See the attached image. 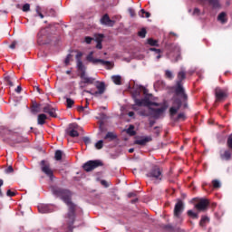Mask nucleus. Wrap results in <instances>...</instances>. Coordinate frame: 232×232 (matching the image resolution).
Returning a JSON list of instances; mask_svg holds the SVG:
<instances>
[{"mask_svg":"<svg viewBox=\"0 0 232 232\" xmlns=\"http://www.w3.org/2000/svg\"><path fill=\"white\" fill-rule=\"evenodd\" d=\"M53 108V107H52V105L47 104V105H45V106L44 107L43 111H44V113H49L50 111H51Z\"/></svg>","mask_w":232,"mask_h":232,"instance_id":"nucleus-43","label":"nucleus"},{"mask_svg":"<svg viewBox=\"0 0 232 232\" xmlns=\"http://www.w3.org/2000/svg\"><path fill=\"white\" fill-rule=\"evenodd\" d=\"M38 211L39 213L44 214V213H52L53 209H52V207L50 205L40 204L38 205Z\"/></svg>","mask_w":232,"mask_h":232,"instance_id":"nucleus-21","label":"nucleus"},{"mask_svg":"<svg viewBox=\"0 0 232 232\" xmlns=\"http://www.w3.org/2000/svg\"><path fill=\"white\" fill-rule=\"evenodd\" d=\"M104 38L103 34H99L98 37H96V48L98 50H102V39Z\"/></svg>","mask_w":232,"mask_h":232,"instance_id":"nucleus-27","label":"nucleus"},{"mask_svg":"<svg viewBox=\"0 0 232 232\" xmlns=\"http://www.w3.org/2000/svg\"><path fill=\"white\" fill-rule=\"evenodd\" d=\"M147 44H149L150 46H159V41L153 38H149L147 40Z\"/></svg>","mask_w":232,"mask_h":232,"instance_id":"nucleus-31","label":"nucleus"},{"mask_svg":"<svg viewBox=\"0 0 232 232\" xmlns=\"http://www.w3.org/2000/svg\"><path fill=\"white\" fill-rule=\"evenodd\" d=\"M92 41H93V38L90 37V36H86L85 37V43L87 44H92Z\"/></svg>","mask_w":232,"mask_h":232,"instance_id":"nucleus-50","label":"nucleus"},{"mask_svg":"<svg viewBox=\"0 0 232 232\" xmlns=\"http://www.w3.org/2000/svg\"><path fill=\"white\" fill-rule=\"evenodd\" d=\"M150 52H154V53L156 54V59H160V49H157V48H155V47H153V48H150Z\"/></svg>","mask_w":232,"mask_h":232,"instance_id":"nucleus-32","label":"nucleus"},{"mask_svg":"<svg viewBox=\"0 0 232 232\" xmlns=\"http://www.w3.org/2000/svg\"><path fill=\"white\" fill-rule=\"evenodd\" d=\"M83 92L84 93H90V95H93L92 94L93 92H92V91L84 90Z\"/></svg>","mask_w":232,"mask_h":232,"instance_id":"nucleus-62","label":"nucleus"},{"mask_svg":"<svg viewBox=\"0 0 232 232\" xmlns=\"http://www.w3.org/2000/svg\"><path fill=\"white\" fill-rule=\"evenodd\" d=\"M79 125L77 123H71L66 130L67 135L72 138L79 137V131H77Z\"/></svg>","mask_w":232,"mask_h":232,"instance_id":"nucleus-16","label":"nucleus"},{"mask_svg":"<svg viewBox=\"0 0 232 232\" xmlns=\"http://www.w3.org/2000/svg\"><path fill=\"white\" fill-rule=\"evenodd\" d=\"M186 197H187V196H186L185 193H181V198H186Z\"/></svg>","mask_w":232,"mask_h":232,"instance_id":"nucleus-64","label":"nucleus"},{"mask_svg":"<svg viewBox=\"0 0 232 232\" xmlns=\"http://www.w3.org/2000/svg\"><path fill=\"white\" fill-rule=\"evenodd\" d=\"M40 166L41 171L44 172V174L46 175L50 180H53V169H52L50 163L44 160L40 162Z\"/></svg>","mask_w":232,"mask_h":232,"instance_id":"nucleus-11","label":"nucleus"},{"mask_svg":"<svg viewBox=\"0 0 232 232\" xmlns=\"http://www.w3.org/2000/svg\"><path fill=\"white\" fill-rule=\"evenodd\" d=\"M151 140H153L151 136H146L140 140H136L134 144H137L138 146H146V144H148V142H151Z\"/></svg>","mask_w":232,"mask_h":232,"instance_id":"nucleus-20","label":"nucleus"},{"mask_svg":"<svg viewBox=\"0 0 232 232\" xmlns=\"http://www.w3.org/2000/svg\"><path fill=\"white\" fill-rule=\"evenodd\" d=\"M101 166H104L102 161L95 160L87 161L82 165V168L84 171H87V173H89L90 171H93V169H96V168H101Z\"/></svg>","mask_w":232,"mask_h":232,"instance_id":"nucleus-10","label":"nucleus"},{"mask_svg":"<svg viewBox=\"0 0 232 232\" xmlns=\"http://www.w3.org/2000/svg\"><path fill=\"white\" fill-rule=\"evenodd\" d=\"M50 117H53V119H57V112H55V109L53 108L50 110L49 112H47Z\"/></svg>","mask_w":232,"mask_h":232,"instance_id":"nucleus-40","label":"nucleus"},{"mask_svg":"<svg viewBox=\"0 0 232 232\" xmlns=\"http://www.w3.org/2000/svg\"><path fill=\"white\" fill-rule=\"evenodd\" d=\"M208 221H209L208 217H202L199 221V226L204 227Z\"/></svg>","mask_w":232,"mask_h":232,"instance_id":"nucleus-37","label":"nucleus"},{"mask_svg":"<svg viewBox=\"0 0 232 232\" xmlns=\"http://www.w3.org/2000/svg\"><path fill=\"white\" fill-rule=\"evenodd\" d=\"M209 206V201L208 199H200L196 205L195 208L198 211H206Z\"/></svg>","mask_w":232,"mask_h":232,"instance_id":"nucleus-18","label":"nucleus"},{"mask_svg":"<svg viewBox=\"0 0 232 232\" xmlns=\"http://www.w3.org/2000/svg\"><path fill=\"white\" fill-rule=\"evenodd\" d=\"M77 111H79V113H82V111H84V106L81 105L77 107Z\"/></svg>","mask_w":232,"mask_h":232,"instance_id":"nucleus-54","label":"nucleus"},{"mask_svg":"<svg viewBox=\"0 0 232 232\" xmlns=\"http://www.w3.org/2000/svg\"><path fill=\"white\" fill-rule=\"evenodd\" d=\"M41 111V104L33 102L32 106H31V112L32 113H39Z\"/></svg>","mask_w":232,"mask_h":232,"instance_id":"nucleus-22","label":"nucleus"},{"mask_svg":"<svg viewBox=\"0 0 232 232\" xmlns=\"http://www.w3.org/2000/svg\"><path fill=\"white\" fill-rule=\"evenodd\" d=\"M116 139H117V134H115L111 131L107 132V134L104 137V140H109V142H111V141L115 140Z\"/></svg>","mask_w":232,"mask_h":232,"instance_id":"nucleus-24","label":"nucleus"},{"mask_svg":"<svg viewBox=\"0 0 232 232\" xmlns=\"http://www.w3.org/2000/svg\"><path fill=\"white\" fill-rule=\"evenodd\" d=\"M101 184H102V186H104L105 188H109V186H110V185L108 184V181H107V180H104V179L101 181Z\"/></svg>","mask_w":232,"mask_h":232,"instance_id":"nucleus-57","label":"nucleus"},{"mask_svg":"<svg viewBox=\"0 0 232 232\" xmlns=\"http://www.w3.org/2000/svg\"><path fill=\"white\" fill-rule=\"evenodd\" d=\"M23 12H30V4H25L23 5Z\"/></svg>","mask_w":232,"mask_h":232,"instance_id":"nucleus-47","label":"nucleus"},{"mask_svg":"<svg viewBox=\"0 0 232 232\" xmlns=\"http://www.w3.org/2000/svg\"><path fill=\"white\" fill-rule=\"evenodd\" d=\"M128 115L130 117H135V112L134 111H129Z\"/></svg>","mask_w":232,"mask_h":232,"instance_id":"nucleus-60","label":"nucleus"},{"mask_svg":"<svg viewBox=\"0 0 232 232\" xmlns=\"http://www.w3.org/2000/svg\"><path fill=\"white\" fill-rule=\"evenodd\" d=\"M227 146L228 150H226L223 152H220V159L221 160H231L232 157V134H230L227 140Z\"/></svg>","mask_w":232,"mask_h":232,"instance_id":"nucleus-9","label":"nucleus"},{"mask_svg":"<svg viewBox=\"0 0 232 232\" xmlns=\"http://www.w3.org/2000/svg\"><path fill=\"white\" fill-rule=\"evenodd\" d=\"M193 14H194V15H200V9H198V8L196 7V8L194 9Z\"/></svg>","mask_w":232,"mask_h":232,"instance_id":"nucleus-55","label":"nucleus"},{"mask_svg":"<svg viewBox=\"0 0 232 232\" xmlns=\"http://www.w3.org/2000/svg\"><path fill=\"white\" fill-rule=\"evenodd\" d=\"M96 89L97 91H95L92 95H94V97H97L98 95H102L105 92H106V83H104V82H96Z\"/></svg>","mask_w":232,"mask_h":232,"instance_id":"nucleus-17","label":"nucleus"},{"mask_svg":"<svg viewBox=\"0 0 232 232\" xmlns=\"http://www.w3.org/2000/svg\"><path fill=\"white\" fill-rule=\"evenodd\" d=\"M46 119H48L46 114L44 113L39 114L37 118V123L40 124V126H43L46 124Z\"/></svg>","mask_w":232,"mask_h":232,"instance_id":"nucleus-23","label":"nucleus"},{"mask_svg":"<svg viewBox=\"0 0 232 232\" xmlns=\"http://www.w3.org/2000/svg\"><path fill=\"white\" fill-rule=\"evenodd\" d=\"M128 197H129V198H131L132 197H135V193L130 192V193L128 194Z\"/></svg>","mask_w":232,"mask_h":232,"instance_id":"nucleus-61","label":"nucleus"},{"mask_svg":"<svg viewBox=\"0 0 232 232\" xmlns=\"http://www.w3.org/2000/svg\"><path fill=\"white\" fill-rule=\"evenodd\" d=\"M169 106L168 102L165 101L160 108L149 107L150 115H151L153 119H160V117L164 115L166 110H168Z\"/></svg>","mask_w":232,"mask_h":232,"instance_id":"nucleus-6","label":"nucleus"},{"mask_svg":"<svg viewBox=\"0 0 232 232\" xmlns=\"http://www.w3.org/2000/svg\"><path fill=\"white\" fill-rule=\"evenodd\" d=\"M140 92H143V93L146 95V92H148L146 88L143 86H140L139 91H136L135 92L132 93V98L134 100L135 105L136 106H162V103H159L156 102H151L150 99L145 98V99H138L139 95H140Z\"/></svg>","mask_w":232,"mask_h":232,"instance_id":"nucleus-5","label":"nucleus"},{"mask_svg":"<svg viewBox=\"0 0 232 232\" xmlns=\"http://www.w3.org/2000/svg\"><path fill=\"white\" fill-rule=\"evenodd\" d=\"M215 97L216 102H222L227 99V91L221 89L220 87H217L215 89Z\"/></svg>","mask_w":232,"mask_h":232,"instance_id":"nucleus-15","label":"nucleus"},{"mask_svg":"<svg viewBox=\"0 0 232 232\" xmlns=\"http://www.w3.org/2000/svg\"><path fill=\"white\" fill-rule=\"evenodd\" d=\"M226 13L222 12L218 16V20H219L222 24H226V23H227V18H226Z\"/></svg>","mask_w":232,"mask_h":232,"instance_id":"nucleus-28","label":"nucleus"},{"mask_svg":"<svg viewBox=\"0 0 232 232\" xmlns=\"http://www.w3.org/2000/svg\"><path fill=\"white\" fill-rule=\"evenodd\" d=\"M140 17H146L147 19L151 17V14L144 9H141L139 13Z\"/></svg>","mask_w":232,"mask_h":232,"instance_id":"nucleus-29","label":"nucleus"},{"mask_svg":"<svg viewBox=\"0 0 232 232\" xmlns=\"http://www.w3.org/2000/svg\"><path fill=\"white\" fill-rule=\"evenodd\" d=\"M4 81L8 86H14V82H12V77L10 75L5 74Z\"/></svg>","mask_w":232,"mask_h":232,"instance_id":"nucleus-30","label":"nucleus"},{"mask_svg":"<svg viewBox=\"0 0 232 232\" xmlns=\"http://www.w3.org/2000/svg\"><path fill=\"white\" fill-rule=\"evenodd\" d=\"M212 185L215 189H218V188H220L221 186L220 181H218V179L212 180Z\"/></svg>","mask_w":232,"mask_h":232,"instance_id":"nucleus-41","label":"nucleus"},{"mask_svg":"<svg viewBox=\"0 0 232 232\" xmlns=\"http://www.w3.org/2000/svg\"><path fill=\"white\" fill-rule=\"evenodd\" d=\"M53 195L59 197L63 202L68 206V212L65 216V222L68 226L70 232H73V224L75 222V210L77 209V205L72 201V192L68 189L53 187Z\"/></svg>","mask_w":232,"mask_h":232,"instance_id":"nucleus-1","label":"nucleus"},{"mask_svg":"<svg viewBox=\"0 0 232 232\" xmlns=\"http://www.w3.org/2000/svg\"><path fill=\"white\" fill-rule=\"evenodd\" d=\"M146 29L143 28L138 33V35L139 37H141V39H144V37H146Z\"/></svg>","mask_w":232,"mask_h":232,"instance_id":"nucleus-44","label":"nucleus"},{"mask_svg":"<svg viewBox=\"0 0 232 232\" xmlns=\"http://www.w3.org/2000/svg\"><path fill=\"white\" fill-rule=\"evenodd\" d=\"M188 72L184 67H180L177 73V80L175 83V97H188L184 88V82Z\"/></svg>","mask_w":232,"mask_h":232,"instance_id":"nucleus-4","label":"nucleus"},{"mask_svg":"<svg viewBox=\"0 0 232 232\" xmlns=\"http://www.w3.org/2000/svg\"><path fill=\"white\" fill-rule=\"evenodd\" d=\"M147 177L154 179V180H162V171L160 170V168L155 166L147 174Z\"/></svg>","mask_w":232,"mask_h":232,"instance_id":"nucleus-14","label":"nucleus"},{"mask_svg":"<svg viewBox=\"0 0 232 232\" xmlns=\"http://www.w3.org/2000/svg\"><path fill=\"white\" fill-rule=\"evenodd\" d=\"M72 57H73V55L67 54V56L65 58V61H64L65 66H69L70 65V62L72 61Z\"/></svg>","mask_w":232,"mask_h":232,"instance_id":"nucleus-42","label":"nucleus"},{"mask_svg":"<svg viewBox=\"0 0 232 232\" xmlns=\"http://www.w3.org/2000/svg\"><path fill=\"white\" fill-rule=\"evenodd\" d=\"M126 134L130 135V137H135L137 135V131H135V125H130L126 130Z\"/></svg>","mask_w":232,"mask_h":232,"instance_id":"nucleus-25","label":"nucleus"},{"mask_svg":"<svg viewBox=\"0 0 232 232\" xmlns=\"http://www.w3.org/2000/svg\"><path fill=\"white\" fill-rule=\"evenodd\" d=\"M169 113L171 116L175 115V106H172L170 109H169Z\"/></svg>","mask_w":232,"mask_h":232,"instance_id":"nucleus-58","label":"nucleus"},{"mask_svg":"<svg viewBox=\"0 0 232 232\" xmlns=\"http://www.w3.org/2000/svg\"><path fill=\"white\" fill-rule=\"evenodd\" d=\"M7 197H15V192H13L12 190L8 189L6 192Z\"/></svg>","mask_w":232,"mask_h":232,"instance_id":"nucleus-51","label":"nucleus"},{"mask_svg":"<svg viewBox=\"0 0 232 232\" xmlns=\"http://www.w3.org/2000/svg\"><path fill=\"white\" fill-rule=\"evenodd\" d=\"M133 151H135V149H130L129 150V153H133Z\"/></svg>","mask_w":232,"mask_h":232,"instance_id":"nucleus-63","label":"nucleus"},{"mask_svg":"<svg viewBox=\"0 0 232 232\" xmlns=\"http://www.w3.org/2000/svg\"><path fill=\"white\" fill-rule=\"evenodd\" d=\"M94 146L96 150H102V148H104V140H98Z\"/></svg>","mask_w":232,"mask_h":232,"instance_id":"nucleus-35","label":"nucleus"},{"mask_svg":"<svg viewBox=\"0 0 232 232\" xmlns=\"http://www.w3.org/2000/svg\"><path fill=\"white\" fill-rule=\"evenodd\" d=\"M209 5H211V6H213V8H219L220 7V4L218 3V0H208Z\"/></svg>","mask_w":232,"mask_h":232,"instance_id":"nucleus-34","label":"nucleus"},{"mask_svg":"<svg viewBox=\"0 0 232 232\" xmlns=\"http://www.w3.org/2000/svg\"><path fill=\"white\" fill-rule=\"evenodd\" d=\"M75 104V102L72 98H66V106L67 108H72Z\"/></svg>","mask_w":232,"mask_h":232,"instance_id":"nucleus-36","label":"nucleus"},{"mask_svg":"<svg viewBox=\"0 0 232 232\" xmlns=\"http://www.w3.org/2000/svg\"><path fill=\"white\" fill-rule=\"evenodd\" d=\"M101 24H104L105 26H113L115 24V21L110 19V15L105 14L100 20Z\"/></svg>","mask_w":232,"mask_h":232,"instance_id":"nucleus-19","label":"nucleus"},{"mask_svg":"<svg viewBox=\"0 0 232 232\" xmlns=\"http://www.w3.org/2000/svg\"><path fill=\"white\" fill-rule=\"evenodd\" d=\"M149 124L150 128H153V126H155V121L150 120Z\"/></svg>","mask_w":232,"mask_h":232,"instance_id":"nucleus-59","label":"nucleus"},{"mask_svg":"<svg viewBox=\"0 0 232 232\" xmlns=\"http://www.w3.org/2000/svg\"><path fill=\"white\" fill-rule=\"evenodd\" d=\"M188 96H175V122H184L188 119L186 110L189 108Z\"/></svg>","mask_w":232,"mask_h":232,"instance_id":"nucleus-2","label":"nucleus"},{"mask_svg":"<svg viewBox=\"0 0 232 232\" xmlns=\"http://www.w3.org/2000/svg\"><path fill=\"white\" fill-rule=\"evenodd\" d=\"M187 215H188L189 217H191V218H198V214L193 212V210H188Z\"/></svg>","mask_w":232,"mask_h":232,"instance_id":"nucleus-38","label":"nucleus"},{"mask_svg":"<svg viewBox=\"0 0 232 232\" xmlns=\"http://www.w3.org/2000/svg\"><path fill=\"white\" fill-rule=\"evenodd\" d=\"M86 60L89 63H92V64H97V63H100V64H102V66H111V62H110V61H104L102 59H95V58H93V52H91L87 55Z\"/></svg>","mask_w":232,"mask_h":232,"instance_id":"nucleus-13","label":"nucleus"},{"mask_svg":"<svg viewBox=\"0 0 232 232\" xmlns=\"http://www.w3.org/2000/svg\"><path fill=\"white\" fill-rule=\"evenodd\" d=\"M15 46H17V42H13V43L9 45V48H11V50H15Z\"/></svg>","mask_w":232,"mask_h":232,"instance_id":"nucleus-53","label":"nucleus"},{"mask_svg":"<svg viewBox=\"0 0 232 232\" xmlns=\"http://www.w3.org/2000/svg\"><path fill=\"white\" fill-rule=\"evenodd\" d=\"M165 77L166 79H173V72H171L170 71H166L165 72Z\"/></svg>","mask_w":232,"mask_h":232,"instance_id":"nucleus-46","label":"nucleus"},{"mask_svg":"<svg viewBox=\"0 0 232 232\" xmlns=\"http://www.w3.org/2000/svg\"><path fill=\"white\" fill-rule=\"evenodd\" d=\"M128 12H129L130 17H135V15H136L135 9L130 7V8L128 9Z\"/></svg>","mask_w":232,"mask_h":232,"instance_id":"nucleus-48","label":"nucleus"},{"mask_svg":"<svg viewBox=\"0 0 232 232\" xmlns=\"http://www.w3.org/2000/svg\"><path fill=\"white\" fill-rule=\"evenodd\" d=\"M50 117H53V119H57V112H55V109L53 108L50 110L49 112H47Z\"/></svg>","mask_w":232,"mask_h":232,"instance_id":"nucleus-39","label":"nucleus"},{"mask_svg":"<svg viewBox=\"0 0 232 232\" xmlns=\"http://www.w3.org/2000/svg\"><path fill=\"white\" fill-rule=\"evenodd\" d=\"M76 68L80 73V88H86L89 84H93L95 82V78L89 77L86 75V67L84 63H82V53L78 52L76 54Z\"/></svg>","mask_w":232,"mask_h":232,"instance_id":"nucleus-3","label":"nucleus"},{"mask_svg":"<svg viewBox=\"0 0 232 232\" xmlns=\"http://www.w3.org/2000/svg\"><path fill=\"white\" fill-rule=\"evenodd\" d=\"M111 81L114 82V84L121 86L122 84V77L121 75H112Z\"/></svg>","mask_w":232,"mask_h":232,"instance_id":"nucleus-26","label":"nucleus"},{"mask_svg":"<svg viewBox=\"0 0 232 232\" xmlns=\"http://www.w3.org/2000/svg\"><path fill=\"white\" fill-rule=\"evenodd\" d=\"M163 227L166 229V231H173V226L170 224L165 225Z\"/></svg>","mask_w":232,"mask_h":232,"instance_id":"nucleus-49","label":"nucleus"},{"mask_svg":"<svg viewBox=\"0 0 232 232\" xmlns=\"http://www.w3.org/2000/svg\"><path fill=\"white\" fill-rule=\"evenodd\" d=\"M184 201L182 199L178 198L177 203L175 205V218L176 222L179 224H182L184 218H182V213H184Z\"/></svg>","mask_w":232,"mask_h":232,"instance_id":"nucleus-7","label":"nucleus"},{"mask_svg":"<svg viewBox=\"0 0 232 232\" xmlns=\"http://www.w3.org/2000/svg\"><path fill=\"white\" fill-rule=\"evenodd\" d=\"M182 56L180 55V49L176 47V61H180Z\"/></svg>","mask_w":232,"mask_h":232,"instance_id":"nucleus-45","label":"nucleus"},{"mask_svg":"<svg viewBox=\"0 0 232 232\" xmlns=\"http://www.w3.org/2000/svg\"><path fill=\"white\" fill-rule=\"evenodd\" d=\"M38 44H48L50 43V28L41 29L37 34Z\"/></svg>","mask_w":232,"mask_h":232,"instance_id":"nucleus-8","label":"nucleus"},{"mask_svg":"<svg viewBox=\"0 0 232 232\" xmlns=\"http://www.w3.org/2000/svg\"><path fill=\"white\" fill-rule=\"evenodd\" d=\"M14 92L16 93H21V92H23V87H21V85H18L17 88L14 90Z\"/></svg>","mask_w":232,"mask_h":232,"instance_id":"nucleus-56","label":"nucleus"},{"mask_svg":"<svg viewBox=\"0 0 232 232\" xmlns=\"http://www.w3.org/2000/svg\"><path fill=\"white\" fill-rule=\"evenodd\" d=\"M54 159L55 160H63V151L62 150H56L54 153Z\"/></svg>","mask_w":232,"mask_h":232,"instance_id":"nucleus-33","label":"nucleus"},{"mask_svg":"<svg viewBox=\"0 0 232 232\" xmlns=\"http://www.w3.org/2000/svg\"><path fill=\"white\" fill-rule=\"evenodd\" d=\"M35 12L41 19H44V14H43V12H44V14H46V15H50L51 17H55V9H53V8H44L43 9L41 6L36 5Z\"/></svg>","mask_w":232,"mask_h":232,"instance_id":"nucleus-12","label":"nucleus"},{"mask_svg":"<svg viewBox=\"0 0 232 232\" xmlns=\"http://www.w3.org/2000/svg\"><path fill=\"white\" fill-rule=\"evenodd\" d=\"M5 173H14V167L9 166V167L5 169Z\"/></svg>","mask_w":232,"mask_h":232,"instance_id":"nucleus-52","label":"nucleus"}]
</instances>
